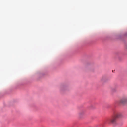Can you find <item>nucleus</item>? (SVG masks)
<instances>
[{
  "mask_svg": "<svg viewBox=\"0 0 127 127\" xmlns=\"http://www.w3.org/2000/svg\"><path fill=\"white\" fill-rule=\"evenodd\" d=\"M67 86L65 84H62L60 86L59 89L61 91H64L67 89Z\"/></svg>",
  "mask_w": 127,
  "mask_h": 127,
  "instance_id": "obj_1",
  "label": "nucleus"
},
{
  "mask_svg": "<svg viewBox=\"0 0 127 127\" xmlns=\"http://www.w3.org/2000/svg\"><path fill=\"white\" fill-rule=\"evenodd\" d=\"M120 102L123 104L127 103V98L125 97L122 98L120 100Z\"/></svg>",
  "mask_w": 127,
  "mask_h": 127,
  "instance_id": "obj_2",
  "label": "nucleus"
},
{
  "mask_svg": "<svg viewBox=\"0 0 127 127\" xmlns=\"http://www.w3.org/2000/svg\"><path fill=\"white\" fill-rule=\"evenodd\" d=\"M117 118H116L114 116V117H112V118L110 120L111 122L113 124L115 123L116 122V120Z\"/></svg>",
  "mask_w": 127,
  "mask_h": 127,
  "instance_id": "obj_3",
  "label": "nucleus"
},
{
  "mask_svg": "<svg viewBox=\"0 0 127 127\" xmlns=\"http://www.w3.org/2000/svg\"><path fill=\"white\" fill-rule=\"evenodd\" d=\"M122 116V114L120 113H117L115 114L114 116L117 118L121 117Z\"/></svg>",
  "mask_w": 127,
  "mask_h": 127,
  "instance_id": "obj_4",
  "label": "nucleus"
}]
</instances>
